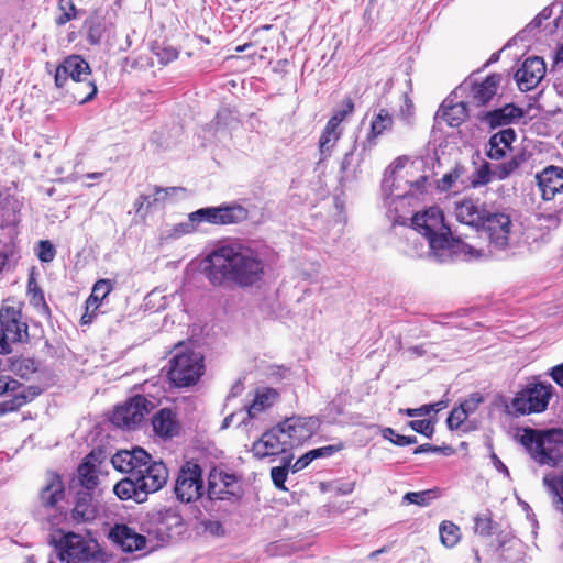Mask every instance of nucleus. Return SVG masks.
<instances>
[{"label":"nucleus","mask_w":563,"mask_h":563,"mask_svg":"<svg viewBox=\"0 0 563 563\" xmlns=\"http://www.w3.org/2000/svg\"><path fill=\"white\" fill-rule=\"evenodd\" d=\"M203 274L214 287L249 288L263 279L265 264L253 250L221 246L203 260Z\"/></svg>","instance_id":"f257e3e1"},{"label":"nucleus","mask_w":563,"mask_h":563,"mask_svg":"<svg viewBox=\"0 0 563 563\" xmlns=\"http://www.w3.org/2000/svg\"><path fill=\"white\" fill-rule=\"evenodd\" d=\"M411 222L413 229L427 238L429 247L435 255L452 251L463 253L470 258H481L486 253L484 246L454 236L450 227L445 224L444 213L439 207H430L415 213Z\"/></svg>","instance_id":"f03ea898"},{"label":"nucleus","mask_w":563,"mask_h":563,"mask_svg":"<svg viewBox=\"0 0 563 563\" xmlns=\"http://www.w3.org/2000/svg\"><path fill=\"white\" fill-rule=\"evenodd\" d=\"M54 82L79 104L91 101L98 91L88 62L77 54L66 56L57 65Z\"/></svg>","instance_id":"7ed1b4c3"},{"label":"nucleus","mask_w":563,"mask_h":563,"mask_svg":"<svg viewBox=\"0 0 563 563\" xmlns=\"http://www.w3.org/2000/svg\"><path fill=\"white\" fill-rule=\"evenodd\" d=\"M518 442L539 465L555 467L563 461V429L526 427L518 435Z\"/></svg>","instance_id":"20e7f679"},{"label":"nucleus","mask_w":563,"mask_h":563,"mask_svg":"<svg viewBox=\"0 0 563 563\" xmlns=\"http://www.w3.org/2000/svg\"><path fill=\"white\" fill-rule=\"evenodd\" d=\"M55 547L63 563H107L106 553L95 540L75 532L64 534Z\"/></svg>","instance_id":"39448f33"},{"label":"nucleus","mask_w":563,"mask_h":563,"mask_svg":"<svg viewBox=\"0 0 563 563\" xmlns=\"http://www.w3.org/2000/svg\"><path fill=\"white\" fill-rule=\"evenodd\" d=\"M205 374L203 356L195 351L177 352L169 360L167 378L178 388L196 385Z\"/></svg>","instance_id":"423d86ee"},{"label":"nucleus","mask_w":563,"mask_h":563,"mask_svg":"<svg viewBox=\"0 0 563 563\" xmlns=\"http://www.w3.org/2000/svg\"><path fill=\"white\" fill-rule=\"evenodd\" d=\"M23 301L7 298L0 307V333L11 344L29 343V324L23 316Z\"/></svg>","instance_id":"0eeeda50"},{"label":"nucleus","mask_w":563,"mask_h":563,"mask_svg":"<svg viewBox=\"0 0 563 563\" xmlns=\"http://www.w3.org/2000/svg\"><path fill=\"white\" fill-rule=\"evenodd\" d=\"M553 395L549 383H529L511 400V407L518 415L540 413L547 410Z\"/></svg>","instance_id":"6e6552de"},{"label":"nucleus","mask_w":563,"mask_h":563,"mask_svg":"<svg viewBox=\"0 0 563 563\" xmlns=\"http://www.w3.org/2000/svg\"><path fill=\"white\" fill-rule=\"evenodd\" d=\"M479 228H482L487 233L488 244L486 245L484 242L481 241L472 242L471 244L484 246L486 253L483 256H486L488 253H492L490 246L497 250L505 249L506 246H508L509 236L512 228V221L510 214L507 213L505 210H487Z\"/></svg>","instance_id":"1a4fd4ad"},{"label":"nucleus","mask_w":563,"mask_h":563,"mask_svg":"<svg viewBox=\"0 0 563 563\" xmlns=\"http://www.w3.org/2000/svg\"><path fill=\"white\" fill-rule=\"evenodd\" d=\"M205 486L201 466L194 461L185 462L178 473L174 485L176 498L184 504H190L203 496Z\"/></svg>","instance_id":"9d476101"},{"label":"nucleus","mask_w":563,"mask_h":563,"mask_svg":"<svg viewBox=\"0 0 563 563\" xmlns=\"http://www.w3.org/2000/svg\"><path fill=\"white\" fill-rule=\"evenodd\" d=\"M249 210L239 203H224L219 207L201 208L190 213L192 222L206 221L217 225H229L244 222L249 219Z\"/></svg>","instance_id":"9b49d317"},{"label":"nucleus","mask_w":563,"mask_h":563,"mask_svg":"<svg viewBox=\"0 0 563 563\" xmlns=\"http://www.w3.org/2000/svg\"><path fill=\"white\" fill-rule=\"evenodd\" d=\"M151 401L143 395H135L129 398L124 404L117 406L110 418L111 422L120 428L135 429L150 412Z\"/></svg>","instance_id":"f8f14e48"},{"label":"nucleus","mask_w":563,"mask_h":563,"mask_svg":"<svg viewBox=\"0 0 563 563\" xmlns=\"http://www.w3.org/2000/svg\"><path fill=\"white\" fill-rule=\"evenodd\" d=\"M255 460H274L276 456L291 454V451L283 435V429L278 424L266 430L251 448Z\"/></svg>","instance_id":"ddd939ff"},{"label":"nucleus","mask_w":563,"mask_h":563,"mask_svg":"<svg viewBox=\"0 0 563 563\" xmlns=\"http://www.w3.org/2000/svg\"><path fill=\"white\" fill-rule=\"evenodd\" d=\"M277 424L283 429V435L290 451L309 440L317 429V421L313 417L292 416Z\"/></svg>","instance_id":"4468645a"},{"label":"nucleus","mask_w":563,"mask_h":563,"mask_svg":"<svg viewBox=\"0 0 563 563\" xmlns=\"http://www.w3.org/2000/svg\"><path fill=\"white\" fill-rule=\"evenodd\" d=\"M207 493L211 500H228L236 497L240 494L238 477L213 467L208 475Z\"/></svg>","instance_id":"2eb2a0df"},{"label":"nucleus","mask_w":563,"mask_h":563,"mask_svg":"<svg viewBox=\"0 0 563 563\" xmlns=\"http://www.w3.org/2000/svg\"><path fill=\"white\" fill-rule=\"evenodd\" d=\"M139 483L140 492L148 494L156 493L162 489L168 481V468L163 462L153 461L150 455V462L141 468V472L135 475Z\"/></svg>","instance_id":"dca6fc26"},{"label":"nucleus","mask_w":563,"mask_h":563,"mask_svg":"<svg viewBox=\"0 0 563 563\" xmlns=\"http://www.w3.org/2000/svg\"><path fill=\"white\" fill-rule=\"evenodd\" d=\"M536 183L543 201L554 200L563 194V167L549 165L536 174Z\"/></svg>","instance_id":"f3484780"},{"label":"nucleus","mask_w":563,"mask_h":563,"mask_svg":"<svg viewBox=\"0 0 563 563\" xmlns=\"http://www.w3.org/2000/svg\"><path fill=\"white\" fill-rule=\"evenodd\" d=\"M147 462H150V454L140 446L133 450H120L111 457V463L117 471L131 476L139 474Z\"/></svg>","instance_id":"a211bd4d"},{"label":"nucleus","mask_w":563,"mask_h":563,"mask_svg":"<svg viewBox=\"0 0 563 563\" xmlns=\"http://www.w3.org/2000/svg\"><path fill=\"white\" fill-rule=\"evenodd\" d=\"M545 75V63L541 57H528L516 71L515 78L522 91L532 90Z\"/></svg>","instance_id":"6ab92c4d"},{"label":"nucleus","mask_w":563,"mask_h":563,"mask_svg":"<svg viewBox=\"0 0 563 563\" xmlns=\"http://www.w3.org/2000/svg\"><path fill=\"white\" fill-rule=\"evenodd\" d=\"M487 205L479 203V199L472 197L463 198L455 202L454 214L460 223L479 229L487 212Z\"/></svg>","instance_id":"aec40b11"},{"label":"nucleus","mask_w":563,"mask_h":563,"mask_svg":"<svg viewBox=\"0 0 563 563\" xmlns=\"http://www.w3.org/2000/svg\"><path fill=\"white\" fill-rule=\"evenodd\" d=\"M66 497L63 477L55 471L46 473L45 485L38 494L40 504L45 509H55Z\"/></svg>","instance_id":"412c9836"},{"label":"nucleus","mask_w":563,"mask_h":563,"mask_svg":"<svg viewBox=\"0 0 563 563\" xmlns=\"http://www.w3.org/2000/svg\"><path fill=\"white\" fill-rule=\"evenodd\" d=\"M152 427L155 435L167 440L180 433L181 424L176 411L170 408H162L152 417Z\"/></svg>","instance_id":"4be33fe9"},{"label":"nucleus","mask_w":563,"mask_h":563,"mask_svg":"<svg viewBox=\"0 0 563 563\" xmlns=\"http://www.w3.org/2000/svg\"><path fill=\"white\" fill-rule=\"evenodd\" d=\"M523 110L514 103H507L501 108L486 111L478 118L490 129L509 125L523 117Z\"/></svg>","instance_id":"5701e85b"},{"label":"nucleus","mask_w":563,"mask_h":563,"mask_svg":"<svg viewBox=\"0 0 563 563\" xmlns=\"http://www.w3.org/2000/svg\"><path fill=\"white\" fill-rule=\"evenodd\" d=\"M110 538L125 552L139 551L146 545V538L126 525H115L110 531Z\"/></svg>","instance_id":"b1692460"},{"label":"nucleus","mask_w":563,"mask_h":563,"mask_svg":"<svg viewBox=\"0 0 563 563\" xmlns=\"http://www.w3.org/2000/svg\"><path fill=\"white\" fill-rule=\"evenodd\" d=\"M100 453L91 451L88 453L77 467V476L79 484L85 490L92 492L99 485L98 465Z\"/></svg>","instance_id":"393cba45"},{"label":"nucleus","mask_w":563,"mask_h":563,"mask_svg":"<svg viewBox=\"0 0 563 563\" xmlns=\"http://www.w3.org/2000/svg\"><path fill=\"white\" fill-rule=\"evenodd\" d=\"M394 126V117L386 108H380L372 118L369 130L365 137V146L373 148L377 145V140L386 132H390Z\"/></svg>","instance_id":"a878e982"},{"label":"nucleus","mask_w":563,"mask_h":563,"mask_svg":"<svg viewBox=\"0 0 563 563\" xmlns=\"http://www.w3.org/2000/svg\"><path fill=\"white\" fill-rule=\"evenodd\" d=\"M499 82V75L490 74L481 82L473 84L470 102L475 107L486 106L496 95Z\"/></svg>","instance_id":"bb28decb"},{"label":"nucleus","mask_w":563,"mask_h":563,"mask_svg":"<svg viewBox=\"0 0 563 563\" xmlns=\"http://www.w3.org/2000/svg\"><path fill=\"white\" fill-rule=\"evenodd\" d=\"M279 399V393L272 387L257 388L254 393V398L246 407L247 419L253 420L258 418L262 412L271 409Z\"/></svg>","instance_id":"cd10ccee"},{"label":"nucleus","mask_w":563,"mask_h":563,"mask_svg":"<svg viewBox=\"0 0 563 563\" xmlns=\"http://www.w3.org/2000/svg\"><path fill=\"white\" fill-rule=\"evenodd\" d=\"M516 132L511 128L503 129L493 134L488 141L486 155L494 161L503 159L507 152L511 150V144L516 141Z\"/></svg>","instance_id":"c85d7f7f"},{"label":"nucleus","mask_w":563,"mask_h":563,"mask_svg":"<svg viewBox=\"0 0 563 563\" xmlns=\"http://www.w3.org/2000/svg\"><path fill=\"white\" fill-rule=\"evenodd\" d=\"M97 516V506L90 490H79L76 495L71 518L76 522L91 521Z\"/></svg>","instance_id":"c756f323"},{"label":"nucleus","mask_w":563,"mask_h":563,"mask_svg":"<svg viewBox=\"0 0 563 563\" xmlns=\"http://www.w3.org/2000/svg\"><path fill=\"white\" fill-rule=\"evenodd\" d=\"M42 394V388L35 385L25 387L22 391L14 394L10 399L0 402V417L18 411L24 405L33 401Z\"/></svg>","instance_id":"7c9ffc66"},{"label":"nucleus","mask_w":563,"mask_h":563,"mask_svg":"<svg viewBox=\"0 0 563 563\" xmlns=\"http://www.w3.org/2000/svg\"><path fill=\"white\" fill-rule=\"evenodd\" d=\"M439 112L440 118L452 128L460 126L468 117L467 103L464 101L453 104H446L444 101Z\"/></svg>","instance_id":"2f4dec72"},{"label":"nucleus","mask_w":563,"mask_h":563,"mask_svg":"<svg viewBox=\"0 0 563 563\" xmlns=\"http://www.w3.org/2000/svg\"><path fill=\"white\" fill-rule=\"evenodd\" d=\"M139 486L135 476L129 475L114 485L113 492L121 500L133 499L137 503H142L146 499V495L144 492H140Z\"/></svg>","instance_id":"473e14b6"},{"label":"nucleus","mask_w":563,"mask_h":563,"mask_svg":"<svg viewBox=\"0 0 563 563\" xmlns=\"http://www.w3.org/2000/svg\"><path fill=\"white\" fill-rule=\"evenodd\" d=\"M342 134V128L333 126L327 122L325 126L321 132L318 143L320 161H324L331 155L332 150L334 148L338 141L341 139Z\"/></svg>","instance_id":"72a5a7b5"},{"label":"nucleus","mask_w":563,"mask_h":563,"mask_svg":"<svg viewBox=\"0 0 563 563\" xmlns=\"http://www.w3.org/2000/svg\"><path fill=\"white\" fill-rule=\"evenodd\" d=\"M114 282L108 278L99 279L95 283L91 294L86 299V309L93 308V311H98L103 300L113 290Z\"/></svg>","instance_id":"f704fd0d"},{"label":"nucleus","mask_w":563,"mask_h":563,"mask_svg":"<svg viewBox=\"0 0 563 563\" xmlns=\"http://www.w3.org/2000/svg\"><path fill=\"white\" fill-rule=\"evenodd\" d=\"M27 295L30 297V303L37 310V312L45 319L51 320V308L45 300L43 290L32 276L27 280Z\"/></svg>","instance_id":"c9c22d12"},{"label":"nucleus","mask_w":563,"mask_h":563,"mask_svg":"<svg viewBox=\"0 0 563 563\" xmlns=\"http://www.w3.org/2000/svg\"><path fill=\"white\" fill-rule=\"evenodd\" d=\"M440 541L443 547L454 548L462 538L460 527L450 520H443L439 526Z\"/></svg>","instance_id":"e433bc0d"},{"label":"nucleus","mask_w":563,"mask_h":563,"mask_svg":"<svg viewBox=\"0 0 563 563\" xmlns=\"http://www.w3.org/2000/svg\"><path fill=\"white\" fill-rule=\"evenodd\" d=\"M543 483L552 496V504L563 514V476H544Z\"/></svg>","instance_id":"4c0bfd02"},{"label":"nucleus","mask_w":563,"mask_h":563,"mask_svg":"<svg viewBox=\"0 0 563 563\" xmlns=\"http://www.w3.org/2000/svg\"><path fill=\"white\" fill-rule=\"evenodd\" d=\"M526 161L523 153L514 155L509 161L493 165L495 179L504 180L512 175Z\"/></svg>","instance_id":"58836bf2"},{"label":"nucleus","mask_w":563,"mask_h":563,"mask_svg":"<svg viewBox=\"0 0 563 563\" xmlns=\"http://www.w3.org/2000/svg\"><path fill=\"white\" fill-rule=\"evenodd\" d=\"M294 460L292 454H287L283 456V464L280 466L272 467L271 470V478L276 488L280 490H287L285 483L287 481L288 472L291 470L290 463Z\"/></svg>","instance_id":"ea45409f"},{"label":"nucleus","mask_w":563,"mask_h":563,"mask_svg":"<svg viewBox=\"0 0 563 563\" xmlns=\"http://www.w3.org/2000/svg\"><path fill=\"white\" fill-rule=\"evenodd\" d=\"M58 14L55 18V24L57 26H64L68 22L75 20L78 15L74 0H58L57 2Z\"/></svg>","instance_id":"a19ab883"},{"label":"nucleus","mask_w":563,"mask_h":563,"mask_svg":"<svg viewBox=\"0 0 563 563\" xmlns=\"http://www.w3.org/2000/svg\"><path fill=\"white\" fill-rule=\"evenodd\" d=\"M495 179L493 165L488 162H484L470 178L471 188H479L493 181Z\"/></svg>","instance_id":"79ce46f5"},{"label":"nucleus","mask_w":563,"mask_h":563,"mask_svg":"<svg viewBox=\"0 0 563 563\" xmlns=\"http://www.w3.org/2000/svg\"><path fill=\"white\" fill-rule=\"evenodd\" d=\"M87 27V41L91 45H97L103 37L106 26L103 21L98 16H90L85 21Z\"/></svg>","instance_id":"37998d69"},{"label":"nucleus","mask_w":563,"mask_h":563,"mask_svg":"<svg viewBox=\"0 0 563 563\" xmlns=\"http://www.w3.org/2000/svg\"><path fill=\"white\" fill-rule=\"evenodd\" d=\"M355 110L354 101L351 97H345L342 101V108L333 112V114L328 120V123L341 128V123L353 114Z\"/></svg>","instance_id":"c03bdc74"},{"label":"nucleus","mask_w":563,"mask_h":563,"mask_svg":"<svg viewBox=\"0 0 563 563\" xmlns=\"http://www.w3.org/2000/svg\"><path fill=\"white\" fill-rule=\"evenodd\" d=\"M161 201L158 196L153 194V197L148 195H140L134 201V210L136 214H140L143 219L146 218L150 209L156 206Z\"/></svg>","instance_id":"a18cd8bd"},{"label":"nucleus","mask_w":563,"mask_h":563,"mask_svg":"<svg viewBox=\"0 0 563 563\" xmlns=\"http://www.w3.org/2000/svg\"><path fill=\"white\" fill-rule=\"evenodd\" d=\"M474 529L476 533H479L484 537H489L494 532V521L492 518V514L487 511L486 514L477 515L474 518Z\"/></svg>","instance_id":"49530a36"},{"label":"nucleus","mask_w":563,"mask_h":563,"mask_svg":"<svg viewBox=\"0 0 563 563\" xmlns=\"http://www.w3.org/2000/svg\"><path fill=\"white\" fill-rule=\"evenodd\" d=\"M464 167L456 165L449 173L444 174L441 179L438 180V189L441 191L450 190L456 180L463 175Z\"/></svg>","instance_id":"de8ad7c7"},{"label":"nucleus","mask_w":563,"mask_h":563,"mask_svg":"<svg viewBox=\"0 0 563 563\" xmlns=\"http://www.w3.org/2000/svg\"><path fill=\"white\" fill-rule=\"evenodd\" d=\"M383 437L398 446H406L417 443V438L415 435L398 434L393 428L389 427L383 430Z\"/></svg>","instance_id":"09e8293b"},{"label":"nucleus","mask_w":563,"mask_h":563,"mask_svg":"<svg viewBox=\"0 0 563 563\" xmlns=\"http://www.w3.org/2000/svg\"><path fill=\"white\" fill-rule=\"evenodd\" d=\"M435 493L433 489L422 492H408L404 495L402 501L407 504H415L417 506H427L430 501V495Z\"/></svg>","instance_id":"8fccbe9b"},{"label":"nucleus","mask_w":563,"mask_h":563,"mask_svg":"<svg viewBox=\"0 0 563 563\" xmlns=\"http://www.w3.org/2000/svg\"><path fill=\"white\" fill-rule=\"evenodd\" d=\"M467 418L468 415L464 408H461L460 406L455 407L451 410L446 419L448 428L450 430H457Z\"/></svg>","instance_id":"3c124183"},{"label":"nucleus","mask_w":563,"mask_h":563,"mask_svg":"<svg viewBox=\"0 0 563 563\" xmlns=\"http://www.w3.org/2000/svg\"><path fill=\"white\" fill-rule=\"evenodd\" d=\"M56 256V250L48 240H41L37 246V257L43 263L52 262Z\"/></svg>","instance_id":"603ef678"},{"label":"nucleus","mask_w":563,"mask_h":563,"mask_svg":"<svg viewBox=\"0 0 563 563\" xmlns=\"http://www.w3.org/2000/svg\"><path fill=\"white\" fill-rule=\"evenodd\" d=\"M342 449H343V444L342 443L330 444V445H325V446H321V448H317V449L310 450L309 453H310L311 457L314 461L317 459L331 456L334 453L341 451Z\"/></svg>","instance_id":"864d4df0"},{"label":"nucleus","mask_w":563,"mask_h":563,"mask_svg":"<svg viewBox=\"0 0 563 563\" xmlns=\"http://www.w3.org/2000/svg\"><path fill=\"white\" fill-rule=\"evenodd\" d=\"M408 424L413 431L421 433L427 438H431L434 432L433 424L430 420H412Z\"/></svg>","instance_id":"5fc2aeb1"},{"label":"nucleus","mask_w":563,"mask_h":563,"mask_svg":"<svg viewBox=\"0 0 563 563\" xmlns=\"http://www.w3.org/2000/svg\"><path fill=\"white\" fill-rule=\"evenodd\" d=\"M156 56L161 64H168L178 57V52L173 47H158L156 51Z\"/></svg>","instance_id":"6e6d98bb"},{"label":"nucleus","mask_w":563,"mask_h":563,"mask_svg":"<svg viewBox=\"0 0 563 563\" xmlns=\"http://www.w3.org/2000/svg\"><path fill=\"white\" fill-rule=\"evenodd\" d=\"M194 223L195 222H192L189 219V222L178 223V224L174 225L168 236L177 239L179 236H183V235L194 232L195 231Z\"/></svg>","instance_id":"4d7b16f0"},{"label":"nucleus","mask_w":563,"mask_h":563,"mask_svg":"<svg viewBox=\"0 0 563 563\" xmlns=\"http://www.w3.org/2000/svg\"><path fill=\"white\" fill-rule=\"evenodd\" d=\"M483 401V397L479 394H473L468 399L460 404L461 408H464L466 413L470 416L473 413L478 405Z\"/></svg>","instance_id":"13d9d810"},{"label":"nucleus","mask_w":563,"mask_h":563,"mask_svg":"<svg viewBox=\"0 0 563 563\" xmlns=\"http://www.w3.org/2000/svg\"><path fill=\"white\" fill-rule=\"evenodd\" d=\"M313 459L311 457L309 451L300 456L295 463H290L291 472L297 473L303 468H306Z\"/></svg>","instance_id":"bf43d9fd"},{"label":"nucleus","mask_w":563,"mask_h":563,"mask_svg":"<svg viewBox=\"0 0 563 563\" xmlns=\"http://www.w3.org/2000/svg\"><path fill=\"white\" fill-rule=\"evenodd\" d=\"M178 190H184V189L180 187H161V186L153 187V194L155 196H158L161 201H164L169 195H172Z\"/></svg>","instance_id":"052dcab7"},{"label":"nucleus","mask_w":563,"mask_h":563,"mask_svg":"<svg viewBox=\"0 0 563 563\" xmlns=\"http://www.w3.org/2000/svg\"><path fill=\"white\" fill-rule=\"evenodd\" d=\"M400 413H404L408 417H418V416H427L430 413L428 405H423L419 408H407V409H400Z\"/></svg>","instance_id":"680f3d73"},{"label":"nucleus","mask_w":563,"mask_h":563,"mask_svg":"<svg viewBox=\"0 0 563 563\" xmlns=\"http://www.w3.org/2000/svg\"><path fill=\"white\" fill-rule=\"evenodd\" d=\"M549 375L560 387L563 388V363L553 366Z\"/></svg>","instance_id":"e2e57ef3"},{"label":"nucleus","mask_w":563,"mask_h":563,"mask_svg":"<svg viewBox=\"0 0 563 563\" xmlns=\"http://www.w3.org/2000/svg\"><path fill=\"white\" fill-rule=\"evenodd\" d=\"M441 450L442 449L440 446L426 443V444H421V445L417 446L413 450V454H421V453H429V452L435 453V452H440Z\"/></svg>","instance_id":"0e129e2a"},{"label":"nucleus","mask_w":563,"mask_h":563,"mask_svg":"<svg viewBox=\"0 0 563 563\" xmlns=\"http://www.w3.org/2000/svg\"><path fill=\"white\" fill-rule=\"evenodd\" d=\"M427 176H420L416 181L411 183V188L417 192L426 191Z\"/></svg>","instance_id":"69168bd1"},{"label":"nucleus","mask_w":563,"mask_h":563,"mask_svg":"<svg viewBox=\"0 0 563 563\" xmlns=\"http://www.w3.org/2000/svg\"><path fill=\"white\" fill-rule=\"evenodd\" d=\"M490 459L497 471L509 474L507 466L500 461L495 452H492Z\"/></svg>","instance_id":"338daca9"},{"label":"nucleus","mask_w":563,"mask_h":563,"mask_svg":"<svg viewBox=\"0 0 563 563\" xmlns=\"http://www.w3.org/2000/svg\"><path fill=\"white\" fill-rule=\"evenodd\" d=\"M96 314H97V311L92 310L91 312H89V310H87L85 308V312H84V314L81 316V319H80V324L87 325V324L92 323Z\"/></svg>","instance_id":"774afa93"}]
</instances>
